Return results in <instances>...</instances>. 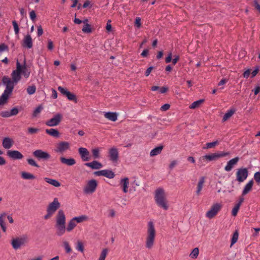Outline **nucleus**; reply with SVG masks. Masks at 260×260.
Masks as SVG:
<instances>
[{"label": "nucleus", "mask_w": 260, "mask_h": 260, "mask_svg": "<svg viewBox=\"0 0 260 260\" xmlns=\"http://www.w3.org/2000/svg\"><path fill=\"white\" fill-rule=\"evenodd\" d=\"M155 237L156 230L154 225L153 222L149 221L148 223V229L145 238V246L147 249L152 248L154 245Z\"/></svg>", "instance_id": "4"}, {"label": "nucleus", "mask_w": 260, "mask_h": 260, "mask_svg": "<svg viewBox=\"0 0 260 260\" xmlns=\"http://www.w3.org/2000/svg\"><path fill=\"white\" fill-rule=\"evenodd\" d=\"M219 143V141L218 140H216L214 142H210V143H207L206 144V146L204 147V149H210L212 148L215 147L217 145H218Z\"/></svg>", "instance_id": "40"}, {"label": "nucleus", "mask_w": 260, "mask_h": 260, "mask_svg": "<svg viewBox=\"0 0 260 260\" xmlns=\"http://www.w3.org/2000/svg\"><path fill=\"white\" fill-rule=\"evenodd\" d=\"M230 154V152H219L210 154H206L203 156L201 159H205L208 161L215 160L219 158L228 156Z\"/></svg>", "instance_id": "9"}, {"label": "nucleus", "mask_w": 260, "mask_h": 260, "mask_svg": "<svg viewBox=\"0 0 260 260\" xmlns=\"http://www.w3.org/2000/svg\"><path fill=\"white\" fill-rule=\"evenodd\" d=\"M12 24L13 25L15 34L16 35H18L19 32V26H18L17 23L15 20H14L12 22Z\"/></svg>", "instance_id": "49"}, {"label": "nucleus", "mask_w": 260, "mask_h": 260, "mask_svg": "<svg viewBox=\"0 0 260 260\" xmlns=\"http://www.w3.org/2000/svg\"><path fill=\"white\" fill-rule=\"evenodd\" d=\"M154 199L155 203L159 208L168 210L169 204L167 200V193L162 188H157L154 191Z\"/></svg>", "instance_id": "2"}, {"label": "nucleus", "mask_w": 260, "mask_h": 260, "mask_svg": "<svg viewBox=\"0 0 260 260\" xmlns=\"http://www.w3.org/2000/svg\"><path fill=\"white\" fill-rule=\"evenodd\" d=\"M111 20H109L106 24V28L107 31L110 32L112 30V26L110 24Z\"/></svg>", "instance_id": "62"}, {"label": "nucleus", "mask_w": 260, "mask_h": 260, "mask_svg": "<svg viewBox=\"0 0 260 260\" xmlns=\"http://www.w3.org/2000/svg\"><path fill=\"white\" fill-rule=\"evenodd\" d=\"M63 245L66 250V252L68 253L71 252L72 248L70 247V245L69 242L67 241H64L63 242Z\"/></svg>", "instance_id": "43"}, {"label": "nucleus", "mask_w": 260, "mask_h": 260, "mask_svg": "<svg viewBox=\"0 0 260 260\" xmlns=\"http://www.w3.org/2000/svg\"><path fill=\"white\" fill-rule=\"evenodd\" d=\"M28 242V237L26 235H22L12 238L11 245L13 249L17 250L24 246Z\"/></svg>", "instance_id": "5"}, {"label": "nucleus", "mask_w": 260, "mask_h": 260, "mask_svg": "<svg viewBox=\"0 0 260 260\" xmlns=\"http://www.w3.org/2000/svg\"><path fill=\"white\" fill-rule=\"evenodd\" d=\"M250 69H247L243 73V77H244L245 78H248L249 76H250Z\"/></svg>", "instance_id": "64"}, {"label": "nucleus", "mask_w": 260, "mask_h": 260, "mask_svg": "<svg viewBox=\"0 0 260 260\" xmlns=\"http://www.w3.org/2000/svg\"><path fill=\"white\" fill-rule=\"evenodd\" d=\"M45 132L49 135L58 138L60 136L59 132L54 128L46 129Z\"/></svg>", "instance_id": "30"}, {"label": "nucleus", "mask_w": 260, "mask_h": 260, "mask_svg": "<svg viewBox=\"0 0 260 260\" xmlns=\"http://www.w3.org/2000/svg\"><path fill=\"white\" fill-rule=\"evenodd\" d=\"M235 111L234 109H230L228 110L223 117L222 121H225L230 118L235 113Z\"/></svg>", "instance_id": "39"}, {"label": "nucleus", "mask_w": 260, "mask_h": 260, "mask_svg": "<svg viewBox=\"0 0 260 260\" xmlns=\"http://www.w3.org/2000/svg\"><path fill=\"white\" fill-rule=\"evenodd\" d=\"M259 71V67H256L254 70L251 73V78L255 77Z\"/></svg>", "instance_id": "60"}, {"label": "nucleus", "mask_w": 260, "mask_h": 260, "mask_svg": "<svg viewBox=\"0 0 260 260\" xmlns=\"http://www.w3.org/2000/svg\"><path fill=\"white\" fill-rule=\"evenodd\" d=\"M204 102V99H201L193 102L189 106L190 109H194L200 107V106Z\"/></svg>", "instance_id": "35"}, {"label": "nucleus", "mask_w": 260, "mask_h": 260, "mask_svg": "<svg viewBox=\"0 0 260 260\" xmlns=\"http://www.w3.org/2000/svg\"><path fill=\"white\" fill-rule=\"evenodd\" d=\"M254 178L257 183L260 182V172H257L254 175Z\"/></svg>", "instance_id": "56"}, {"label": "nucleus", "mask_w": 260, "mask_h": 260, "mask_svg": "<svg viewBox=\"0 0 260 260\" xmlns=\"http://www.w3.org/2000/svg\"><path fill=\"white\" fill-rule=\"evenodd\" d=\"M66 217L64 211L59 210L55 217V228L56 229V235L58 236L63 235L66 231Z\"/></svg>", "instance_id": "3"}, {"label": "nucleus", "mask_w": 260, "mask_h": 260, "mask_svg": "<svg viewBox=\"0 0 260 260\" xmlns=\"http://www.w3.org/2000/svg\"><path fill=\"white\" fill-rule=\"evenodd\" d=\"M75 222L78 223H82L88 220V217L86 215H81L73 218Z\"/></svg>", "instance_id": "29"}, {"label": "nucleus", "mask_w": 260, "mask_h": 260, "mask_svg": "<svg viewBox=\"0 0 260 260\" xmlns=\"http://www.w3.org/2000/svg\"><path fill=\"white\" fill-rule=\"evenodd\" d=\"M108 252V250L107 248L103 249L98 258V260H105Z\"/></svg>", "instance_id": "41"}, {"label": "nucleus", "mask_w": 260, "mask_h": 260, "mask_svg": "<svg viewBox=\"0 0 260 260\" xmlns=\"http://www.w3.org/2000/svg\"><path fill=\"white\" fill-rule=\"evenodd\" d=\"M10 95V94H9L8 93L4 91L2 95L0 96V105H2L5 104L7 102Z\"/></svg>", "instance_id": "37"}, {"label": "nucleus", "mask_w": 260, "mask_h": 260, "mask_svg": "<svg viewBox=\"0 0 260 260\" xmlns=\"http://www.w3.org/2000/svg\"><path fill=\"white\" fill-rule=\"evenodd\" d=\"M76 249L81 252H83L84 250V245L81 242H78Z\"/></svg>", "instance_id": "51"}, {"label": "nucleus", "mask_w": 260, "mask_h": 260, "mask_svg": "<svg viewBox=\"0 0 260 260\" xmlns=\"http://www.w3.org/2000/svg\"><path fill=\"white\" fill-rule=\"evenodd\" d=\"M163 149L162 146H157L152 150L150 152V155L151 156H154L160 154Z\"/></svg>", "instance_id": "33"}, {"label": "nucleus", "mask_w": 260, "mask_h": 260, "mask_svg": "<svg viewBox=\"0 0 260 260\" xmlns=\"http://www.w3.org/2000/svg\"><path fill=\"white\" fill-rule=\"evenodd\" d=\"M43 108L41 105H40L38 107H37L34 111L33 116L37 117L40 113Z\"/></svg>", "instance_id": "46"}, {"label": "nucleus", "mask_w": 260, "mask_h": 260, "mask_svg": "<svg viewBox=\"0 0 260 260\" xmlns=\"http://www.w3.org/2000/svg\"><path fill=\"white\" fill-rule=\"evenodd\" d=\"M170 107V106L169 104H164V105H162L161 108H160V110L161 111H167L168 110Z\"/></svg>", "instance_id": "63"}, {"label": "nucleus", "mask_w": 260, "mask_h": 260, "mask_svg": "<svg viewBox=\"0 0 260 260\" xmlns=\"http://www.w3.org/2000/svg\"><path fill=\"white\" fill-rule=\"evenodd\" d=\"M48 49L49 50H52L53 49V44L52 41L51 40H48V45H47Z\"/></svg>", "instance_id": "61"}, {"label": "nucleus", "mask_w": 260, "mask_h": 260, "mask_svg": "<svg viewBox=\"0 0 260 260\" xmlns=\"http://www.w3.org/2000/svg\"><path fill=\"white\" fill-rule=\"evenodd\" d=\"M39 129L35 127H29L27 128V133L28 134L32 135L39 132Z\"/></svg>", "instance_id": "47"}, {"label": "nucleus", "mask_w": 260, "mask_h": 260, "mask_svg": "<svg viewBox=\"0 0 260 260\" xmlns=\"http://www.w3.org/2000/svg\"><path fill=\"white\" fill-rule=\"evenodd\" d=\"M36 91V87L35 85L29 86L27 88V92L30 95L34 94Z\"/></svg>", "instance_id": "45"}, {"label": "nucleus", "mask_w": 260, "mask_h": 260, "mask_svg": "<svg viewBox=\"0 0 260 260\" xmlns=\"http://www.w3.org/2000/svg\"><path fill=\"white\" fill-rule=\"evenodd\" d=\"M29 17H30V19L32 21H34V22L35 21L36 18V14L35 11L32 10L29 12Z\"/></svg>", "instance_id": "53"}, {"label": "nucleus", "mask_w": 260, "mask_h": 260, "mask_svg": "<svg viewBox=\"0 0 260 260\" xmlns=\"http://www.w3.org/2000/svg\"><path fill=\"white\" fill-rule=\"evenodd\" d=\"M21 177L25 180H33L36 177L31 173L27 172H22L21 173Z\"/></svg>", "instance_id": "34"}, {"label": "nucleus", "mask_w": 260, "mask_h": 260, "mask_svg": "<svg viewBox=\"0 0 260 260\" xmlns=\"http://www.w3.org/2000/svg\"><path fill=\"white\" fill-rule=\"evenodd\" d=\"M205 183V177H202L200 178L199 181L198 183L196 193L197 196H200L201 194V191L203 188L204 184Z\"/></svg>", "instance_id": "23"}, {"label": "nucleus", "mask_w": 260, "mask_h": 260, "mask_svg": "<svg viewBox=\"0 0 260 260\" xmlns=\"http://www.w3.org/2000/svg\"><path fill=\"white\" fill-rule=\"evenodd\" d=\"M240 206L235 204L232 211V215L233 216H236L240 208Z\"/></svg>", "instance_id": "48"}, {"label": "nucleus", "mask_w": 260, "mask_h": 260, "mask_svg": "<svg viewBox=\"0 0 260 260\" xmlns=\"http://www.w3.org/2000/svg\"><path fill=\"white\" fill-rule=\"evenodd\" d=\"M7 214L6 213L0 214V226L4 232H6L7 230V227L5 223V218Z\"/></svg>", "instance_id": "31"}, {"label": "nucleus", "mask_w": 260, "mask_h": 260, "mask_svg": "<svg viewBox=\"0 0 260 260\" xmlns=\"http://www.w3.org/2000/svg\"><path fill=\"white\" fill-rule=\"evenodd\" d=\"M82 31L85 33H90L91 32V28L88 23H86L82 28Z\"/></svg>", "instance_id": "44"}, {"label": "nucleus", "mask_w": 260, "mask_h": 260, "mask_svg": "<svg viewBox=\"0 0 260 260\" xmlns=\"http://www.w3.org/2000/svg\"><path fill=\"white\" fill-rule=\"evenodd\" d=\"M222 205L220 203H216L213 204L210 209L206 212V217L212 219L214 218L221 210Z\"/></svg>", "instance_id": "8"}, {"label": "nucleus", "mask_w": 260, "mask_h": 260, "mask_svg": "<svg viewBox=\"0 0 260 260\" xmlns=\"http://www.w3.org/2000/svg\"><path fill=\"white\" fill-rule=\"evenodd\" d=\"M8 50V47L5 44H0V52H4Z\"/></svg>", "instance_id": "58"}, {"label": "nucleus", "mask_w": 260, "mask_h": 260, "mask_svg": "<svg viewBox=\"0 0 260 260\" xmlns=\"http://www.w3.org/2000/svg\"><path fill=\"white\" fill-rule=\"evenodd\" d=\"M27 161L28 164L33 167L39 168V166L38 165V164L36 162V161L32 158H28L27 159Z\"/></svg>", "instance_id": "50"}, {"label": "nucleus", "mask_w": 260, "mask_h": 260, "mask_svg": "<svg viewBox=\"0 0 260 260\" xmlns=\"http://www.w3.org/2000/svg\"><path fill=\"white\" fill-rule=\"evenodd\" d=\"M70 148V144L67 141H60L57 143L55 145L54 151L56 153H63Z\"/></svg>", "instance_id": "10"}, {"label": "nucleus", "mask_w": 260, "mask_h": 260, "mask_svg": "<svg viewBox=\"0 0 260 260\" xmlns=\"http://www.w3.org/2000/svg\"><path fill=\"white\" fill-rule=\"evenodd\" d=\"M33 155L38 159H48L50 158V154L46 151L37 149L32 153Z\"/></svg>", "instance_id": "15"}, {"label": "nucleus", "mask_w": 260, "mask_h": 260, "mask_svg": "<svg viewBox=\"0 0 260 260\" xmlns=\"http://www.w3.org/2000/svg\"><path fill=\"white\" fill-rule=\"evenodd\" d=\"M94 174L98 176H105L109 179H112L115 177V174L113 171L109 170H103L96 171Z\"/></svg>", "instance_id": "16"}, {"label": "nucleus", "mask_w": 260, "mask_h": 260, "mask_svg": "<svg viewBox=\"0 0 260 260\" xmlns=\"http://www.w3.org/2000/svg\"><path fill=\"white\" fill-rule=\"evenodd\" d=\"M239 234L237 231H236L233 235L231 239V247L235 243H236L238 239Z\"/></svg>", "instance_id": "42"}, {"label": "nucleus", "mask_w": 260, "mask_h": 260, "mask_svg": "<svg viewBox=\"0 0 260 260\" xmlns=\"http://www.w3.org/2000/svg\"><path fill=\"white\" fill-rule=\"evenodd\" d=\"M21 45L23 47L27 49H30L32 47V39L30 34H27L24 36L21 42Z\"/></svg>", "instance_id": "14"}, {"label": "nucleus", "mask_w": 260, "mask_h": 260, "mask_svg": "<svg viewBox=\"0 0 260 260\" xmlns=\"http://www.w3.org/2000/svg\"><path fill=\"white\" fill-rule=\"evenodd\" d=\"M239 158L238 157H236L233 159H231L228 161L226 165L224 167V170L226 172H229L232 170L235 166L237 165Z\"/></svg>", "instance_id": "20"}, {"label": "nucleus", "mask_w": 260, "mask_h": 260, "mask_svg": "<svg viewBox=\"0 0 260 260\" xmlns=\"http://www.w3.org/2000/svg\"><path fill=\"white\" fill-rule=\"evenodd\" d=\"M10 112L11 115L12 116L16 115L17 114H18V113H19V110H18V108L15 107V108H12Z\"/></svg>", "instance_id": "55"}, {"label": "nucleus", "mask_w": 260, "mask_h": 260, "mask_svg": "<svg viewBox=\"0 0 260 260\" xmlns=\"http://www.w3.org/2000/svg\"><path fill=\"white\" fill-rule=\"evenodd\" d=\"M62 116L60 113H57L54 115L51 119L47 120L45 122L46 125L48 126L53 127L57 126L61 121Z\"/></svg>", "instance_id": "12"}, {"label": "nucleus", "mask_w": 260, "mask_h": 260, "mask_svg": "<svg viewBox=\"0 0 260 260\" xmlns=\"http://www.w3.org/2000/svg\"><path fill=\"white\" fill-rule=\"evenodd\" d=\"M85 166L92 169H99L103 167L102 164L96 160H93L92 162L86 163L85 164Z\"/></svg>", "instance_id": "25"}, {"label": "nucleus", "mask_w": 260, "mask_h": 260, "mask_svg": "<svg viewBox=\"0 0 260 260\" xmlns=\"http://www.w3.org/2000/svg\"><path fill=\"white\" fill-rule=\"evenodd\" d=\"M253 4L255 8L260 12V4L257 0H254L253 2Z\"/></svg>", "instance_id": "59"}, {"label": "nucleus", "mask_w": 260, "mask_h": 260, "mask_svg": "<svg viewBox=\"0 0 260 260\" xmlns=\"http://www.w3.org/2000/svg\"><path fill=\"white\" fill-rule=\"evenodd\" d=\"M77 223L75 222L74 219L72 218L68 222L66 231L68 232L72 231L74 228L77 226Z\"/></svg>", "instance_id": "32"}, {"label": "nucleus", "mask_w": 260, "mask_h": 260, "mask_svg": "<svg viewBox=\"0 0 260 260\" xmlns=\"http://www.w3.org/2000/svg\"><path fill=\"white\" fill-rule=\"evenodd\" d=\"M58 91L63 95L67 96L70 101H73L75 103H77V99L75 94L70 92L67 89L61 86L58 87Z\"/></svg>", "instance_id": "13"}, {"label": "nucleus", "mask_w": 260, "mask_h": 260, "mask_svg": "<svg viewBox=\"0 0 260 260\" xmlns=\"http://www.w3.org/2000/svg\"><path fill=\"white\" fill-rule=\"evenodd\" d=\"M60 160L62 164H64L69 166H73L76 164V160L73 158H67L64 157H60Z\"/></svg>", "instance_id": "24"}, {"label": "nucleus", "mask_w": 260, "mask_h": 260, "mask_svg": "<svg viewBox=\"0 0 260 260\" xmlns=\"http://www.w3.org/2000/svg\"><path fill=\"white\" fill-rule=\"evenodd\" d=\"M44 179L47 183L54 187H58L61 185L60 183L55 179H51L48 177H45Z\"/></svg>", "instance_id": "28"}, {"label": "nucleus", "mask_w": 260, "mask_h": 260, "mask_svg": "<svg viewBox=\"0 0 260 260\" xmlns=\"http://www.w3.org/2000/svg\"><path fill=\"white\" fill-rule=\"evenodd\" d=\"M30 74V70L26 68V60H24L23 64L17 60L16 69L13 70L11 73L12 79L7 76L3 78V83L6 86L4 92L11 94L15 85H16L21 79L23 76L25 79H27Z\"/></svg>", "instance_id": "1"}, {"label": "nucleus", "mask_w": 260, "mask_h": 260, "mask_svg": "<svg viewBox=\"0 0 260 260\" xmlns=\"http://www.w3.org/2000/svg\"><path fill=\"white\" fill-rule=\"evenodd\" d=\"M98 186V182L95 179L88 180L83 188L85 194H91L94 192Z\"/></svg>", "instance_id": "7"}, {"label": "nucleus", "mask_w": 260, "mask_h": 260, "mask_svg": "<svg viewBox=\"0 0 260 260\" xmlns=\"http://www.w3.org/2000/svg\"><path fill=\"white\" fill-rule=\"evenodd\" d=\"M199 254V249L196 247L192 249L189 254V257L192 259H196L198 257Z\"/></svg>", "instance_id": "38"}, {"label": "nucleus", "mask_w": 260, "mask_h": 260, "mask_svg": "<svg viewBox=\"0 0 260 260\" xmlns=\"http://www.w3.org/2000/svg\"><path fill=\"white\" fill-rule=\"evenodd\" d=\"M43 30L41 25H39L37 26V35L38 37H40L43 35Z\"/></svg>", "instance_id": "57"}, {"label": "nucleus", "mask_w": 260, "mask_h": 260, "mask_svg": "<svg viewBox=\"0 0 260 260\" xmlns=\"http://www.w3.org/2000/svg\"><path fill=\"white\" fill-rule=\"evenodd\" d=\"M253 185V180H251L248 181L244 187V188L242 192V195L245 196L246 194H247L251 190Z\"/></svg>", "instance_id": "26"}, {"label": "nucleus", "mask_w": 260, "mask_h": 260, "mask_svg": "<svg viewBox=\"0 0 260 260\" xmlns=\"http://www.w3.org/2000/svg\"><path fill=\"white\" fill-rule=\"evenodd\" d=\"M109 157L113 162H116L118 158V152L117 149L112 147L109 150Z\"/></svg>", "instance_id": "21"}, {"label": "nucleus", "mask_w": 260, "mask_h": 260, "mask_svg": "<svg viewBox=\"0 0 260 260\" xmlns=\"http://www.w3.org/2000/svg\"><path fill=\"white\" fill-rule=\"evenodd\" d=\"M104 117L112 121H115L117 120V114L115 112H105L104 113Z\"/></svg>", "instance_id": "27"}, {"label": "nucleus", "mask_w": 260, "mask_h": 260, "mask_svg": "<svg viewBox=\"0 0 260 260\" xmlns=\"http://www.w3.org/2000/svg\"><path fill=\"white\" fill-rule=\"evenodd\" d=\"M93 157L94 159H99L101 157L100 155V148L99 147H95L91 150Z\"/></svg>", "instance_id": "36"}, {"label": "nucleus", "mask_w": 260, "mask_h": 260, "mask_svg": "<svg viewBox=\"0 0 260 260\" xmlns=\"http://www.w3.org/2000/svg\"><path fill=\"white\" fill-rule=\"evenodd\" d=\"M60 204L57 198H55L53 201L50 203L47 208V214L44 215V218L48 219L55 213L56 211L60 207Z\"/></svg>", "instance_id": "6"}, {"label": "nucleus", "mask_w": 260, "mask_h": 260, "mask_svg": "<svg viewBox=\"0 0 260 260\" xmlns=\"http://www.w3.org/2000/svg\"><path fill=\"white\" fill-rule=\"evenodd\" d=\"M13 140L10 137H5L3 139L2 142L3 147L7 149L11 148L14 145Z\"/></svg>", "instance_id": "22"}, {"label": "nucleus", "mask_w": 260, "mask_h": 260, "mask_svg": "<svg viewBox=\"0 0 260 260\" xmlns=\"http://www.w3.org/2000/svg\"><path fill=\"white\" fill-rule=\"evenodd\" d=\"M78 151L83 161H87L90 159V153L87 149L80 147L79 148Z\"/></svg>", "instance_id": "17"}, {"label": "nucleus", "mask_w": 260, "mask_h": 260, "mask_svg": "<svg viewBox=\"0 0 260 260\" xmlns=\"http://www.w3.org/2000/svg\"><path fill=\"white\" fill-rule=\"evenodd\" d=\"M119 184L121 188H122V191L124 193H127L128 191V188L129 185V179L127 177L121 179Z\"/></svg>", "instance_id": "18"}, {"label": "nucleus", "mask_w": 260, "mask_h": 260, "mask_svg": "<svg viewBox=\"0 0 260 260\" xmlns=\"http://www.w3.org/2000/svg\"><path fill=\"white\" fill-rule=\"evenodd\" d=\"M141 18L137 17L136 18L135 25L137 28H140L141 26Z\"/></svg>", "instance_id": "52"}, {"label": "nucleus", "mask_w": 260, "mask_h": 260, "mask_svg": "<svg viewBox=\"0 0 260 260\" xmlns=\"http://www.w3.org/2000/svg\"><path fill=\"white\" fill-rule=\"evenodd\" d=\"M236 180L239 183L244 182L248 176V171L247 169L241 168L237 169L236 173Z\"/></svg>", "instance_id": "11"}, {"label": "nucleus", "mask_w": 260, "mask_h": 260, "mask_svg": "<svg viewBox=\"0 0 260 260\" xmlns=\"http://www.w3.org/2000/svg\"><path fill=\"white\" fill-rule=\"evenodd\" d=\"M7 155L13 159H21L23 157L21 153L17 150H9L7 152Z\"/></svg>", "instance_id": "19"}, {"label": "nucleus", "mask_w": 260, "mask_h": 260, "mask_svg": "<svg viewBox=\"0 0 260 260\" xmlns=\"http://www.w3.org/2000/svg\"><path fill=\"white\" fill-rule=\"evenodd\" d=\"M0 115L3 117H9L11 116L10 112L8 111H2Z\"/></svg>", "instance_id": "54"}]
</instances>
